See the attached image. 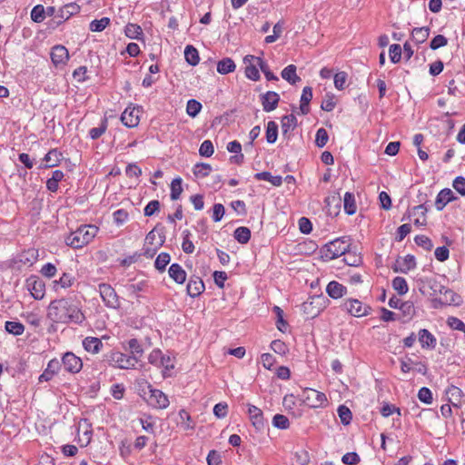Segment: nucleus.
<instances>
[{
  "mask_svg": "<svg viewBox=\"0 0 465 465\" xmlns=\"http://www.w3.org/2000/svg\"><path fill=\"white\" fill-rule=\"evenodd\" d=\"M47 317L56 323H82L85 318L81 310L68 299L51 302L47 308Z\"/></svg>",
  "mask_w": 465,
  "mask_h": 465,
  "instance_id": "1",
  "label": "nucleus"
},
{
  "mask_svg": "<svg viewBox=\"0 0 465 465\" xmlns=\"http://www.w3.org/2000/svg\"><path fill=\"white\" fill-rule=\"evenodd\" d=\"M98 232V227L93 224L81 225L74 232H72L65 239L68 246L79 249L93 241Z\"/></svg>",
  "mask_w": 465,
  "mask_h": 465,
  "instance_id": "2",
  "label": "nucleus"
},
{
  "mask_svg": "<svg viewBox=\"0 0 465 465\" xmlns=\"http://www.w3.org/2000/svg\"><path fill=\"white\" fill-rule=\"evenodd\" d=\"M351 246V238L349 237H341L337 238L329 243L325 244L322 250V257L326 260H333L343 254L349 252V248Z\"/></svg>",
  "mask_w": 465,
  "mask_h": 465,
  "instance_id": "3",
  "label": "nucleus"
},
{
  "mask_svg": "<svg viewBox=\"0 0 465 465\" xmlns=\"http://www.w3.org/2000/svg\"><path fill=\"white\" fill-rule=\"evenodd\" d=\"M104 361L112 367L123 370L134 369L137 364L135 357H131L130 355H125L123 352L114 351L104 355Z\"/></svg>",
  "mask_w": 465,
  "mask_h": 465,
  "instance_id": "4",
  "label": "nucleus"
},
{
  "mask_svg": "<svg viewBox=\"0 0 465 465\" xmlns=\"http://www.w3.org/2000/svg\"><path fill=\"white\" fill-rule=\"evenodd\" d=\"M304 402L311 408H321L326 405L327 397L323 392L306 388L302 393Z\"/></svg>",
  "mask_w": 465,
  "mask_h": 465,
  "instance_id": "5",
  "label": "nucleus"
},
{
  "mask_svg": "<svg viewBox=\"0 0 465 465\" xmlns=\"http://www.w3.org/2000/svg\"><path fill=\"white\" fill-rule=\"evenodd\" d=\"M149 395L146 401L149 405L156 409H166L169 406L168 397L160 390L152 388L148 385Z\"/></svg>",
  "mask_w": 465,
  "mask_h": 465,
  "instance_id": "6",
  "label": "nucleus"
},
{
  "mask_svg": "<svg viewBox=\"0 0 465 465\" xmlns=\"http://www.w3.org/2000/svg\"><path fill=\"white\" fill-rule=\"evenodd\" d=\"M99 292L106 306L114 309L120 306L118 296L111 285L106 283L99 284Z\"/></svg>",
  "mask_w": 465,
  "mask_h": 465,
  "instance_id": "7",
  "label": "nucleus"
},
{
  "mask_svg": "<svg viewBox=\"0 0 465 465\" xmlns=\"http://www.w3.org/2000/svg\"><path fill=\"white\" fill-rule=\"evenodd\" d=\"M342 307L345 311H347L351 315L354 317H362L369 313L371 307L366 304H363L361 301L357 299H349L346 300Z\"/></svg>",
  "mask_w": 465,
  "mask_h": 465,
  "instance_id": "8",
  "label": "nucleus"
},
{
  "mask_svg": "<svg viewBox=\"0 0 465 465\" xmlns=\"http://www.w3.org/2000/svg\"><path fill=\"white\" fill-rule=\"evenodd\" d=\"M68 372L77 373L83 367L82 360L72 352H66L62 358L61 366Z\"/></svg>",
  "mask_w": 465,
  "mask_h": 465,
  "instance_id": "9",
  "label": "nucleus"
},
{
  "mask_svg": "<svg viewBox=\"0 0 465 465\" xmlns=\"http://www.w3.org/2000/svg\"><path fill=\"white\" fill-rule=\"evenodd\" d=\"M140 112L139 107L126 108L121 115L122 123L130 128L137 126L140 121Z\"/></svg>",
  "mask_w": 465,
  "mask_h": 465,
  "instance_id": "10",
  "label": "nucleus"
},
{
  "mask_svg": "<svg viewBox=\"0 0 465 465\" xmlns=\"http://www.w3.org/2000/svg\"><path fill=\"white\" fill-rule=\"evenodd\" d=\"M77 436L78 442L82 447L87 446L90 443L92 438V430L91 425L88 423L87 420L83 419L79 421Z\"/></svg>",
  "mask_w": 465,
  "mask_h": 465,
  "instance_id": "11",
  "label": "nucleus"
},
{
  "mask_svg": "<svg viewBox=\"0 0 465 465\" xmlns=\"http://www.w3.org/2000/svg\"><path fill=\"white\" fill-rule=\"evenodd\" d=\"M280 95L272 91H268L261 95L262 109L265 112H272L278 106Z\"/></svg>",
  "mask_w": 465,
  "mask_h": 465,
  "instance_id": "12",
  "label": "nucleus"
},
{
  "mask_svg": "<svg viewBox=\"0 0 465 465\" xmlns=\"http://www.w3.org/2000/svg\"><path fill=\"white\" fill-rule=\"evenodd\" d=\"M28 290L35 300H41L45 296V285L42 280L31 278L27 281Z\"/></svg>",
  "mask_w": 465,
  "mask_h": 465,
  "instance_id": "13",
  "label": "nucleus"
},
{
  "mask_svg": "<svg viewBox=\"0 0 465 465\" xmlns=\"http://www.w3.org/2000/svg\"><path fill=\"white\" fill-rule=\"evenodd\" d=\"M248 413L255 429L257 430H262L264 429L265 423L262 410L254 405L250 404L248 408Z\"/></svg>",
  "mask_w": 465,
  "mask_h": 465,
  "instance_id": "14",
  "label": "nucleus"
},
{
  "mask_svg": "<svg viewBox=\"0 0 465 465\" xmlns=\"http://www.w3.org/2000/svg\"><path fill=\"white\" fill-rule=\"evenodd\" d=\"M251 61L257 62V65L260 67L261 71L264 74V75L268 81H278L279 78L271 72L267 63L264 62L261 57H257L254 55H246L243 58L244 64H246L247 62H251Z\"/></svg>",
  "mask_w": 465,
  "mask_h": 465,
  "instance_id": "15",
  "label": "nucleus"
},
{
  "mask_svg": "<svg viewBox=\"0 0 465 465\" xmlns=\"http://www.w3.org/2000/svg\"><path fill=\"white\" fill-rule=\"evenodd\" d=\"M456 199L457 197L454 195L453 192L450 189H442L436 197L435 207L438 211H441L443 210L447 203Z\"/></svg>",
  "mask_w": 465,
  "mask_h": 465,
  "instance_id": "16",
  "label": "nucleus"
},
{
  "mask_svg": "<svg viewBox=\"0 0 465 465\" xmlns=\"http://www.w3.org/2000/svg\"><path fill=\"white\" fill-rule=\"evenodd\" d=\"M52 62L57 66L64 64L69 59L68 50L63 45H56L51 51Z\"/></svg>",
  "mask_w": 465,
  "mask_h": 465,
  "instance_id": "17",
  "label": "nucleus"
},
{
  "mask_svg": "<svg viewBox=\"0 0 465 465\" xmlns=\"http://www.w3.org/2000/svg\"><path fill=\"white\" fill-rule=\"evenodd\" d=\"M187 293L191 297H197L204 291V284L200 277L193 276L187 284Z\"/></svg>",
  "mask_w": 465,
  "mask_h": 465,
  "instance_id": "18",
  "label": "nucleus"
},
{
  "mask_svg": "<svg viewBox=\"0 0 465 465\" xmlns=\"http://www.w3.org/2000/svg\"><path fill=\"white\" fill-rule=\"evenodd\" d=\"M61 362L57 359L51 360L44 372L39 377V381H50L60 370Z\"/></svg>",
  "mask_w": 465,
  "mask_h": 465,
  "instance_id": "19",
  "label": "nucleus"
},
{
  "mask_svg": "<svg viewBox=\"0 0 465 465\" xmlns=\"http://www.w3.org/2000/svg\"><path fill=\"white\" fill-rule=\"evenodd\" d=\"M397 263H398L399 267L396 265L393 268V271L395 272H401L406 273L407 272L415 268L416 260L413 255L408 254L402 259V261L397 260Z\"/></svg>",
  "mask_w": 465,
  "mask_h": 465,
  "instance_id": "20",
  "label": "nucleus"
},
{
  "mask_svg": "<svg viewBox=\"0 0 465 465\" xmlns=\"http://www.w3.org/2000/svg\"><path fill=\"white\" fill-rule=\"evenodd\" d=\"M169 276L178 284L186 281V272L178 263H173L168 270Z\"/></svg>",
  "mask_w": 465,
  "mask_h": 465,
  "instance_id": "21",
  "label": "nucleus"
},
{
  "mask_svg": "<svg viewBox=\"0 0 465 465\" xmlns=\"http://www.w3.org/2000/svg\"><path fill=\"white\" fill-rule=\"evenodd\" d=\"M346 287L335 281L329 282L326 287L328 295L333 299L342 297L346 293Z\"/></svg>",
  "mask_w": 465,
  "mask_h": 465,
  "instance_id": "22",
  "label": "nucleus"
},
{
  "mask_svg": "<svg viewBox=\"0 0 465 465\" xmlns=\"http://www.w3.org/2000/svg\"><path fill=\"white\" fill-rule=\"evenodd\" d=\"M83 346H84V350L88 352L98 353L103 347V342L101 341V340L99 338L86 337L83 341Z\"/></svg>",
  "mask_w": 465,
  "mask_h": 465,
  "instance_id": "23",
  "label": "nucleus"
},
{
  "mask_svg": "<svg viewBox=\"0 0 465 465\" xmlns=\"http://www.w3.org/2000/svg\"><path fill=\"white\" fill-rule=\"evenodd\" d=\"M440 292L443 295V298L440 300V302L448 305H458L460 303V296L457 295L452 290L441 287Z\"/></svg>",
  "mask_w": 465,
  "mask_h": 465,
  "instance_id": "24",
  "label": "nucleus"
},
{
  "mask_svg": "<svg viewBox=\"0 0 465 465\" xmlns=\"http://www.w3.org/2000/svg\"><path fill=\"white\" fill-rule=\"evenodd\" d=\"M419 341L422 348H435L436 339L434 336L426 329H421L419 331Z\"/></svg>",
  "mask_w": 465,
  "mask_h": 465,
  "instance_id": "25",
  "label": "nucleus"
},
{
  "mask_svg": "<svg viewBox=\"0 0 465 465\" xmlns=\"http://www.w3.org/2000/svg\"><path fill=\"white\" fill-rule=\"evenodd\" d=\"M236 68L235 63L232 58L226 57L217 63V72L221 74L232 73Z\"/></svg>",
  "mask_w": 465,
  "mask_h": 465,
  "instance_id": "26",
  "label": "nucleus"
},
{
  "mask_svg": "<svg viewBox=\"0 0 465 465\" xmlns=\"http://www.w3.org/2000/svg\"><path fill=\"white\" fill-rule=\"evenodd\" d=\"M282 77L291 84H295L301 81V78L296 74V66L294 64H289L282 71Z\"/></svg>",
  "mask_w": 465,
  "mask_h": 465,
  "instance_id": "27",
  "label": "nucleus"
},
{
  "mask_svg": "<svg viewBox=\"0 0 465 465\" xmlns=\"http://www.w3.org/2000/svg\"><path fill=\"white\" fill-rule=\"evenodd\" d=\"M297 126V118L294 114L285 115L282 118V134L286 135L289 132L293 131Z\"/></svg>",
  "mask_w": 465,
  "mask_h": 465,
  "instance_id": "28",
  "label": "nucleus"
},
{
  "mask_svg": "<svg viewBox=\"0 0 465 465\" xmlns=\"http://www.w3.org/2000/svg\"><path fill=\"white\" fill-rule=\"evenodd\" d=\"M258 181H268L274 186H280L282 183V178L280 175L272 176L269 172H262L254 174Z\"/></svg>",
  "mask_w": 465,
  "mask_h": 465,
  "instance_id": "29",
  "label": "nucleus"
},
{
  "mask_svg": "<svg viewBox=\"0 0 465 465\" xmlns=\"http://www.w3.org/2000/svg\"><path fill=\"white\" fill-rule=\"evenodd\" d=\"M344 211L347 214L352 215L357 211L355 197L351 193H346L343 198Z\"/></svg>",
  "mask_w": 465,
  "mask_h": 465,
  "instance_id": "30",
  "label": "nucleus"
},
{
  "mask_svg": "<svg viewBox=\"0 0 465 465\" xmlns=\"http://www.w3.org/2000/svg\"><path fill=\"white\" fill-rule=\"evenodd\" d=\"M446 395L448 397L449 401L451 402L452 405L458 406L462 395V391L460 388L454 385H450L446 390Z\"/></svg>",
  "mask_w": 465,
  "mask_h": 465,
  "instance_id": "31",
  "label": "nucleus"
},
{
  "mask_svg": "<svg viewBox=\"0 0 465 465\" xmlns=\"http://www.w3.org/2000/svg\"><path fill=\"white\" fill-rule=\"evenodd\" d=\"M80 10V6L75 3H70L64 5L60 10V17L64 20L69 19L73 15L77 14Z\"/></svg>",
  "mask_w": 465,
  "mask_h": 465,
  "instance_id": "32",
  "label": "nucleus"
},
{
  "mask_svg": "<svg viewBox=\"0 0 465 465\" xmlns=\"http://www.w3.org/2000/svg\"><path fill=\"white\" fill-rule=\"evenodd\" d=\"M184 57L186 62L194 66L199 63V54L196 48L193 45H187L184 50Z\"/></svg>",
  "mask_w": 465,
  "mask_h": 465,
  "instance_id": "33",
  "label": "nucleus"
},
{
  "mask_svg": "<svg viewBox=\"0 0 465 465\" xmlns=\"http://www.w3.org/2000/svg\"><path fill=\"white\" fill-rule=\"evenodd\" d=\"M148 361L151 364L159 367L160 365H164L165 361H170V358L164 357L160 350H153L149 354Z\"/></svg>",
  "mask_w": 465,
  "mask_h": 465,
  "instance_id": "34",
  "label": "nucleus"
},
{
  "mask_svg": "<svg viewBox=\"0 0 465 465\" xmlns=\"http://www.w3.org/2000/svg\"><path fill=\"white\" fill-rule=\"evenodd\" d=\"M430 35L429 27H418L412 30V38L418 44L424 43Z\"/></svg>",
  "mask_w": 465,
  "mask_h": 465,
  "instance_id": "35",
  "label": "nucleus"
},
{
  "mask_svg": "<svg viewBox=\"0 0 465 465\" xmlns=\"http://www.w3.org/2000/svg\"><path fill=\"white\" fill-rule=\"evenodd\" d=\"M246 67H245V75L247 78L252 80V81H257L260 79V73H259V70L257 68V62L255 61H251V62H247L246 63Z\"/></svg>",
  "mask_w": 465,
  "mask_h": 465,
  "instance_id": "36",
  "label": "nucleus"
},
{
  "mask_svg": "<svg viewBox=\"0 0 465 465\" xmlns=\"http://www.w3.org/2000/svg\"><path fill=\"white\" fill-rule=\"evenodd\" d=\"M277 137H278V125L275 122L270 121L267 124L266 141L269 143H273L276 142Z\"/></svg>",
  "mask_w": 465,
  "mask_h": 465,
  "instance_id": "37",
  "label": "nucleus"
},
{
  "mask_svg": "<svg viewBox=\"0 0 465 465\" xmlns=\"http://www.w3.org/2000/svg\"><path fill=\"white\" fill-rule=\"evenodd\" d=\"M128 347L131 351V357H135L136 363H138L140 357L143 353V350L136 339H131L128 341Z\"/></svg>",
  "mask_w": 465,
  "mask_h": 465,
  "instance_id": "38",
  "label": "nucleus"
},
{
  "mask_svg": "<svg viewBox=\"0 0 465 465\" xmlns=\"http://www.w3.org/2000/svg\"><path fill=\"white\" fill-rule=\"evenodd\" d=\"M234 238L240 243H247L251 238V231L247 227H238L234 231Z\"/></svg>",
  "mask_w": 465,
  "mask_h": 465,
  "instance_id": "39",
  "label": "nucleus"
},
{
  "mask_svg": "<svg viewBox=\"0 0 465 465\" xmlns=\"http://www.w3.org/2000/svg\"><path fill=\"white\" fill-rule=\"evenodd\" d=\"M61 156H62L61 153L55 149L49 151L44 158V161L46 163L45 166L53 167V166L57 165V163L60 161Z\"/></svg>",
  "mask_w": 465,
  "mask_h": 465,
  "instance_id": "40",
  "label": "nucleus"
},
{
  "mask_svg": "<svg viewBox=\"0 0 465 465\" xmlns=\"http://www.w3.org/2000/svg\"><path fill=\"white\" fill-rule=\"evenodd\" d=\"M110 25V18L103 17L99 20H93L89 25V29L92 32H102Z\"/></svg>",
  "mask_w": 465,
  "mask_h": 465,
  "instance_id": "41",
  "label": "nucleus"
},
{
  "mask_svg": "<svg viewBox=\"0 0 465 465\" xmlns=\"http://www.w3.org/2000/svg\"><path fill=\"white\" fill-rule=\"evenodd\" d=\"M125 35L131 39H139L143 35L142 28L135 24H128L124 29Z\"/></svg>",
  "mask_w": 465,
  "mask_h": 465,
  "instance_id": "42",
  "label": "nucleus"
},
{
  "mask_svg": "<svg viewBox=\"0 0 465 465\" xmlns=\"http://www.w3.org/2000/svg\"><path fill=\"white\" fill-rule=\"evenodd\" d=\"M392 287L400 295L407 293L409 290L406 280L400 276L393 279Z\"/></svg>",
  "mask_w": 465,
  "mask_h": 465,
  "instance_id": "43",
  "label": "nucleus"
},
{
  "mask_svg": "<svg viewBox=\"0 0 465 465\" xmlns=\"http://www.w3.org/2000/svg\"><path fill=\"white\" fill-rule=\"evenodd\" d=\"M182 192V178H174L171 183V199L173 201L179 199Z\"/></svg>",
  "mask_w": 465,
  "mask_h": 465,
  "instance_id": "44",
  "label": "nucleus"
},
{
  "mask_svg": "<svg viewBox=\"0 0 465 465\" xmlns=\"http://www.w3.org/2000/svg\"><path fill=\"white\" fill-rule=\"evenodd\" d=\"M171 257L170 254L167 252H161L158 254L155 262L154 266L155 268L160 271L163 272L167 266V264L170 262Z\"/></svg>",
  "mask_w": 465,
  "mask_h": 465,
  "instance_id": "45",
  "label": "nucleus"
},
{
  "mask_svg": "<svg viewBox=\"0 0 465 465\" xmlns=\"http://www.w3.org/2000/svg\"><path fill=\"white\" fill-rule=\"evenodd\" d=\"M338 415L341 419V421L344 425H348L351 423L352 419V413L351 410L345 405H341L338 408Z\"/></svg>",
  "mask_w": 465,
  "mask_h": 465,
  "instance_id": "46",
  "label": "nucleus"
},
{
  "mask_svg": "<svg viewBox=\"0 0 465 465\" xmlns=\"http://www.w3.org/2000/svg\"><path fill=\"white\" fill-rule=\"evenodd\" d=\"M202 109V104L195 99H191L187 102L186 113L191 117H195Z\"/></svg>",
  "mask_w": 465,
  "mask_h": 465,
  "instance_id": "47",
  "label": "nucleus"
},
{
  "mask_svg": "<svg viewBox=\"0 0 465 465\" xmlns=\"http://www.w3.org/2000/svg\"><path fill=\"white\" fill-rule=\"evenodd\" d=\"M5 330L9 333L14 335H21L25 331V326L17 322H5Z\"/></svg>",
  "mask_w": 465,
  "mask_h": 465,
  "instance_id": "48",
  "label": "nucleus"
},
{
  "mask_svg": "<svg viewBox=\"0 0 465 465\" xmlns=\"http://www.w3.org/2000/svg\"><path fill=\"white\" fill-rule=\"evenodd\" d=\"M212 170V167L208 163H197L193 167V174L196 177L203 178L206 177Z\"/></svg>",
  "mask_w": 465,
  "mask_h": 465,
  "instance_id": "49",
  "label": "nucleus"
},
{
  "mask_svg": "<svg viewBox=\"0 0 465 465\" xmlns=\"http://www.w3.org/2000/svg\"><path fill=\"white\" fill-rule=\"evenodd\" d=\"M179 417L181 419V427L184 430L193 429V424L192 422L191 416L189 415V413L186 411L181 410L179 411Z\"/></svg>",
  "mask_w": 465,
  "mask_h": 465,
  "instance_id": "50",
  "label": "nucleus"
},
{
  "mask_svg": "<svg viewBox=\"0 0 465 465\" xmlns=\"http://www.w3.org/2000/svg\"><path fill=\"white\" fill-rule=\"evenodd\" d=\"M272 424L275 428L284 430L289 428L290 421L286 416L282 414H276L272 419Z\"/></svg>",
  "mask_w": 465,
  "mask_h": 465,
  "instance_id": "51",
  "label": "nucleus"
},
{
  "mask_svg": "<svg viewBox=\"0 0 465 465\" xmlns=\"http://www.w3.org/2000/svg\"><path fill=\"white\" fill-rule=\"evenodd\" d=\"M329 140V135L327 131L324 128H320L317 130L316 137H315V143L318 147L322 148L325 146Z\"/></svg>",
  "mask_w": 465,
  "mask_h": 465,
  "instance_id": "52",
  "label": "nucleus"
},
{
  "mask_svg": "<svg viewBox=\"0 0 465 465\" xmlns=\"http://www.w3.org/2000/svg\"><path fill=\"white\" fill-rule=\"evenodd\" d=\"M390 59L392 63L400 62L401 58L402 49L400 45L394 44L390 46Z\"/></svg>",
  "mask_w": 465,
  "mask_h": 465,
  "instance_id": "53",
  "label": "nucleus"
},
{
  "mask_svg": "<svg viewBox=\"0 0 465 465\" xmlns=\"http://www.w3.org/2000/svg\"><path fill=\"white\" fill-rule=\"evenodd\" d=\"M214 152L213 143L210 140H205L202 143L199 153L203 157H210Z\"/></svg>",
  "mask_w": 465,
  "mask_h": 465,
  "instance_id": "54",
  "label": "nucleus"
},
{
  "mask_svg": "<svg viewBox=\"0 0 465 465\" xmlns=\"http://www.w3.org/2000/svg\"><path fill=\"white\" fill-rule=\"evenodd\" d=\"M31 18L35 23H41L45 19V8L43 5H35L31 11Z\"/></svg>",
  "mask_w": 465,
  "mask_h": 465,
  "instance_id": "55",
  "label": "nucleus"
},
{
  "mask_svg": "<svg viewBox=\"0 0 465 465\" xmlns=\"http://www.w3.org/2000/svg\"><path fill=\"white\" fill-rule=\"evenodd\" d=\"M414 241L418 246L422 247L426 251H430L433 247L431 240L425 235H417Z\"/></svg>",
  "mask_w": 465,
  "mask_h": 465,
  "instance_id": "56",
  "label": "nucleus"
},
{
  "mask_svg": "<svg viewBox=\"0 0 465 465\" xmlns=\"http://www.w3.org/2000/svg\"><path fill=\"white\" fill-rule=\"evenodd\" d=\"M271 349L275 352V353H278L280 355H284L287 353L288 351V347L287 345L280 341V340H274L272 341L271 343Z\"/></svg>",
  "mask_w": 465,
  "mask_h": 465,
  "instance_id": "57",
  "label": "nucleus"
},
{
  "mask_svg": "<svg viewBox=\"0 0 465 465\" xmlns=\"http://www.w3.org/2000/svg\"><path fill=\"white\" fill-rule=\"evenodd\" d=\"M272 31H273V35H267L265 37V43L272 44V43L275 42L280 37V35L282 33V23L278 22L276 25H274Z\"/></svg>",
  "mask_w": 465,
  "mask_h": 465,
  "instance_id": "58",
  "label": "nucleus"
},
{
  "mask_svg": "<svg viewBox=\"0 0 465 465\" xmlns=\"http://www.w3.org/2000/svg\"><path fill=\"white\" fill-rule=\"evenodd\" d=\"M447 44H448V40L444 35H437L430 41V47L432 50H436L440 47H443V46L447 45Z\"/></svg>",
  "mask_w": 465,
  "mask_h": 465,
  "instance_id": "59",
  "label": "nucleus"
},
{
  "mask_svg": "<svg viewBox=\"0 0 465 465\" xmlns=\"http://www.w3.org/2000/svg\"><path fill=\"white\" fill-rule=\"evenodd\" d=\"M418 398L420 401L430 404L432 402V393L427 387H422L418 392Z\"/></svg>",
  "mask_w": 465,
  "mask_h": 465,
  "instance_id": "60",
  "label": "nucleus"
},
{
  "mask_svg": "<svg viewBox=\"0 0 465 465\" xmlns=\"http://www.w3.org/2000/svg\"><path fill=\"white\" fill-rule=\"evenodd\" d=\"M347 81V74L345 72H339L334 75V85L338 90H343Z\"/></svg>",
  "mask_w": 465,
  "mask_h": 465,
  "instance_id": "61",
  "label": "nucleus"
},
{
  "mask_svg": "<svg viewBox=\"0 0 465 465\" xmlns=\"http://www.w3.org/2000/svg\"><path fill=\"white\" fill-rule=\"evenodd\" d=\"M411 227L410 223L401 225L397 230L395 240L397 242H401L411 232Z\"/></svg>",
  "mask_w": 465,
  "mask_h": 465,
  "instance_id": "62",
  "label": "nucleus"
},
{
  "mask_svg": "<svg viewBox=\"0 0 465 465\" xmlns=\"http://www.w3.org/2000/svg\"><path fill=\"white\" fill-rule=\"evenodd\" d=\"M160 209V203L157 200H153L148 203L143 212L145 216H152Z\"/></svg>",
  "mask_w": 465,
  "mask_h": 465,
  "instance_id": "63",
  "label": "nucleus"
},
{
  "mask_svg": "<svg viewBox=\"0 0 465 465\" xmlns=\"http://www.w3.org/2000/svg\"><path fill=\"white\" fill-rule=\"evenodd\" d=\"M453 188L460 193L462 196H465V178L462 176H458L455 178L452 183Z\"/></svg>",
  "mask_w": 465,
  "mask_h": 465,
  "instance_id": "64",
  "label": "nucleus"
}]
</instances>
